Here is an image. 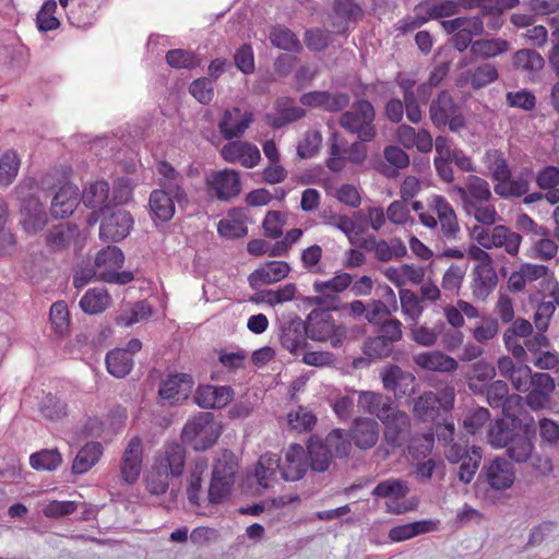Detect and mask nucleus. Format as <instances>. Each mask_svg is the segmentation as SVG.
Instances as JSON below:
<instances>
[{
  "mask_svg": "<svg viewBox=\"0 0 559 559\" xmlns=\"http://www.w3.org/2000/svg\"><path fill=\"white\" fill-rule=\"evenodd\" d=\"M33 183L23 181L15 188L20 201V225L27 235L44 230L49 222L48 213L38 197L31 193Z\"/></svg>",
  "mask_w": 559,
  "mask_h": 559,
  "instance_id": "1",
  "label": "nucleus"
},
{
  "mask_svg": "<svg viewBox=\"0 0 559 559\" xmlns=\"http://www.w3.org/2000/svg\"><path fill=\"white\" fill-rule=\"evenodd\" d=\"M222 426L212 413H199L187 421L181 431V441L194 450H206L217 442Z\"/></svg>",
  "mask_w": 559,
  "mask_h": 559,
  "instance_id": "2",
  "label": "nucleus"
},
{
  "mask_svg": "<svg viewBox=\"0 0 559 559\" xmlns=\"http://www.w3.org/2000/svg\"><path fill=\"white\" fill-rule=\"evenodd\" d=\"M331 311L328 307L314 308L307 319V331L310 338L337 347L345 341L347 328L336 323Z\"/></svg>",
  "mask_w": 559,
  "mask_h": 559,
  "instance_id": "3",
  "label": "nucleus"
},
{
  "mask_svg": "<svg viewBox=\"0 0 559 559\" xmlns=\"http://www.w3.org/2000/svg\"><path fill=\"white\" fill-rule=\"evenodd\" d=\"M522 381L523 384L518 392L526 394L524 402L527 407L533 411L549 408L556 389L555 378L549 376L548 372H534L526 365V376L523 377Z\"/></svg>",
  "mask_w": 559,
  "mask_h": 559,
  "instance_id": "4",
  "label": "nucleus"
},
{
  "mask_svg": "<svg viewBox=\"0 0 559 559\" xmlns=\"http://www.w3.org/2000/svg\"><path fill=\"white\" fill-rule=\"evenodd\" d=\"M376 111L367 99L356 100L350 110L343 112L338 124L347 132L357 134L361 141H371L377 134L373 120Z\"/></svg>",
  "mask_w": 559,
  "mask_h": 559,
  "instance_id": "5",
  "label": "nucleus"
},
{
  "mask_svg": "<svg viewBox=\"0 0 559 559\" xmlns=\"http://www.w3.org/2000/svg\"><path fill=\"white\" fill-rule=\"evenodd\" d=\"M429 114L430 120L438 128L448 126L451 131L457 132L465 126L460 106L447 91L439 93L430 102Z\"/></svg>",
  "mask_w": 559,
  "mask_h": 559,
  "instance_id": "6",
  "label": "nucleus"
},
{
  "mask_svg": "<svg viewBox=\"0 0 559 559\" xmlns=\"http://www.w3.org/2000/svg\"><path fill=\"white\" fill-rule=\"evenodd\" d=\"M430 213L436 216V229L444 240H457L461 227L457 214L449 199L443 195H431L428 201Z\"/></svg>",
  "mask_w": 559,
  "mask_h": 559,
  "instance_id": "7",
  "label": "nucleus"
},
{
  "mask_svg": "<svg viewBox=\"0 0 559 559\" xmlns=\"http://www.w3.org/2000/svg\"><path fill=\"white\" fill-rule=\"evenodd\" d=\"M430 213L436 216V229L444 240H457L461 227L457 214L449 199L443 195H431L428 201Z\"/></svg>",
  "mask_w": 559,
  "mask_h": 559,
  "instance_id": "8",
  "label": "nucleus"
},
{
  "mask_svg": "<svg viewBox=\"0 0 559 559\" xmlns=\"http://www.w3.org/2000/svg\"><path fill=\"white\" fill-rule=\"evenodd\" d=\"M352 281L349 273H340L328 281L313 282V292L318 294L312 298L313 305L337 311L341 308L338 294L345 292Z\"/></svg>",
  "mask_w": 559,
  "mask_h": 559,
  "instance_id": "9",
  "label": "nucleus"
},
{
  "mask_svg": "<svg viewBox=\"0 0 559 559\" xmlns=\"http://www.w3.org/2000/svg\"><path fill=\"white\" fill-rule=\"evenodd\" d=\"M205 185L209 194L222 202H230V200L239 197L242 189L239 171L233 169L213 171L205 179Z\"/></svg>",
  "mask_w": 559,
  "mask_h": 559,
  "instance_id": "10",
  "label": "nucleus"
},
{
  "mask_svg": "<svg viewBox=\"0 0 559 559\" xmlns=\"http://www.w3.org/2000/svg\"><path fill=\"white\" fill-rule=\"evenodd\" d=\"M409 492L407 483L402 479H385L372 489V495L377 497H386V510L393 514H401L409 511L412 507L407 504L405 498Z\"/></svg>",
  "mask_w": 559,
  "mask_h": 559,
  "instance_id": "11",
  "label": "nucleus"
},
{
  "mask_svg": "<svg viewBox=\"0 0 559 559\" xmlns=\"http://www.w3.org/2000/svg\"><path fill=\"white\" fill-rule=\"evenodd\" d=\"M175 441L167 442L164 453L156 459L155 472L147 477L148 490L154 495L165 493L169 477L175 476Z\"/></svg>",
  "mask_w": 559,
  "mask_h": 559,
  "instance_id": "12",
  "label": "nucleus"
},
{
  "mask_svg": "<svg viewBox=\"0 0 559 559\" xmlns=\"http://www.w3.org/2000/svg\"><path fill=\"white\" fill-rule=\"evenodd\" d=\"M102 215L99 236L104 241L118 242L130 234L133 218L128 211L118 209Z\"/></svg>",
  "mask_w": 559,
  "mask_h": 559,
  "instance_id": "13",
  "label": "nucleus"
},
{
  "mask_svg": "<svg viewBox=\"0 0 559 559\" xmlns=\"http://www.w3.org/2000/svg\"><path fill=\"white\" fill-rule=\"evenodd\" d=\"M384 431V441L393 448L400 447L404 440L405 433L409 430V416L405 411L394 406L393 401L389 403L388 412L381 420Z\"/></svg>",
  "mask_w": 559,
  "mask_h": 559,
  "instance_id": "14",
  "label": "nucleus"
},
{
  "mask_svg": "<svg viewBox=\"0 0 559 559\" xmlns=\"http://www.w3.org/2000/svg\"><path fill=\"white\" fill-rule=\"evenodd\" d=\"M380 376L383 389L392 391L396 397L412 395L415 392L416 377L399 365L385 366Z\"/></svg>",
  "mask_w": 559,
  "mask_h": 559,
  "instance_id": "15",
  "label": "nucleus"
},
{
  "mask_svg": "<svg viewBox=\"0 0 559 559\" xmlns=\"http://www.w3.org/2000/svg\"><path fill=\"white\" fill-rule=\"evenodd\" d=\"M221 156L229 164H240L248 169L258 165L261 155L257 145L231 140L221 148Z\"/></svg>",
  "mask_w": 559,
  "mask_h": 559,
  "instance_id": "16",
  "label": "nucleus"
},
{
  "mask_svg": "<svg viewBox=\"0 0 559 559\" xmlns=\"http://www.w3.org/2000/svg\"><path fill=\"white\" fill-rule=\"evenodd\" d=\"M481 475H485L488 486L495 489L510 488L515 480V469L507 459L489 461L481 469Z\"/></svg>",
  "mask_w": 559,
  "mask_h": 559,
  "instance_id": "17",
  "label": "nucleus"
},
{
  "mask_svg": "<svg viewBox=\"0 0 559 559\" xmlns=\"http://www.w3.org/2000/svg\"><path fill=\"white\" fill-rule=\"evenodd\" d=\"M309 467L306 450L299 443H290L286 450L285 461L281 464L282 478L288 481L302 479Z\"/></svg>",
  "mask_w": 559,
  "mask_h": 559,
  "instance_id": "18",
  "label": "nucleus"
},
{
  "mask_svg": "<svg viewBox=\"0 0 559 559\" xmlns=\"http://www.w3.org/2000/svg\"><path fill=\"white\" fill-rule=\"evenodd\" d=\"M379 433V424L377 420L371 419V417H356L349 428L350 441H353L356 448L361 450L376 447Z\"/></svg>",
  "mask_w": 559,
  "mask_h": 559,
  "instance_id": "19",
  "label": "nucleus"
},
{
  "mask_svg": "<svg viewBox=\"0 0 559 559\" xmlns=\"http://www.w3.org/2000/svg\"><path fill=\"white\" fill-rule=\"evenodd\" d=\"M234 391L230 385H199L194 392V403L201 408H223L230 403Z\"/></svg>",
  "mask_w": 559,
  "mask_h": 559,
  "instance_id": "20",
  "label": "nucleus"
},
{
  "mask_svg": "<svg viewBox=\"0 0 559 559\" xmlns=\"http://www.w3.org/2000/svg\"><path fill=\"white\" fill-rule=\"evenodd\" d=\"M148 206L154 224L164 225L175 215V194L165 188L155 189L150 194Z\"/></svg>",
  "mask_w": 559,
  "mask_h": 559,
  "instance_id": "21",
  "label": "nucleus"
},
{
  "mask_svg": "<svg viewBox=\"0 0 559 559\" xmlns=\"http://www.w3.org/2000/svg\"><path fill=\"white\" fill-rule=\"evenodd\" d=\"M275 111L265 115L266 123L275 128H282L302 119L306 110L295 105V100L290 97H280L275 102Z\"/></svg>",
  "mask_w": 559,
  "mask_h": 559,
  "instance_id": "22",
  "label": "nucleus"
},
{
  "mask_svg": "<svg viewBox=\"0 0 559 559\" xmlns=\"http://www.w3.org/2000/svg\"><path fill=\"white\" fill-rule=\"evenodd\" d=\"M142 440L140 437H133L122 455L121 461V476L127 484H134L141 474L142 469Z\"/></svg>",
  "mask_w": 559,
  "mask_h": 559,
  "instance_id": "23",
  "label": "nucleus"
},
{
  "mask_svg": "<svg viewBox=\"0 0 559 559\" xmlns=\"http://www.w3.org/2000/svg\"><path fill=\"white\" fill-rule=\"evenodd\" d=\"M79 236L80 229L76 224L59 223L45 234V246L50 252H61L68 249Z\"/></svg>",
  "mask_w": 559,
  "mask_h": 559,
  "instance_id": "24",
  "label": "nucleus"
},
{
  "mask_svg": "<svg viewBox=\"0 0 559 559\" xmlns=\"http://www.w3.org/2000/svg\"><path fill=\"white\" fill-rule=\"evenodd\" d=\"M253 121L251 112L242 115L240 108L234 107L230 110H225L218 123V130L224 139L231 141L239 139Z\"/></svg>",
  "mask_w": 559,
  "mask_h": 559,
  "instance_id": "25",
  "label": "nucleus"
},
{
  "mask_svg": "<svg viewBox=\"0 0 559 559\" xmlns=\"http://www.w3.org/2000/svg\"><path fill=\"white\" fill-rule=\"evenodd\" d=\"M290 266L286 261H270L249 274V286L253 289L263 285H273L289 274Z\"/></svg>",
  "mask_w": 559,
  "mask_h": 559,
  "instance_id": "26",
  "label": "nucleus"
},
{
  "mask_svg": "<svg viewBox=\"0 0 559 559\" xmlns=\"http://www.w3.org/2000/svg\"><path fill=\"white\" fill-rule=\"evenodd\" d=\"M498 275L493 269V260L485 265H476L474 267V280L472 282V292L476 299L486 300L490 293L498 285Z\"/></svg>",
  "mask_w": 559,
  "mask_h": 559,
  "instance_id": "27",
  "label": "nucleus"
},
{
  "mask_svg": "<svg viewBox=\"0 0 559 559\" xmlns=\"http://www.w3.org/2000/svg\"><path fill=\"white\" fill-rule=\"evenodd\" d=\"M79 202V189L72 185H64L55 194L50 213L55 218L68 217L73 214Z\"/></svg>",
  "mask_w": 559,
  "mask_h": 559,
  "instance_id": "28",
  "label": "nucleus"
},
{
  "mask_svg": "<svg viewBox=\"0 0 559 559\" xmlns=\"http://www.w3.org/2000/svg\"><path fill=\"white\" fill-rule=\"evenodd\" d=\"M451 193H455L462 202L466 200H490L492 198L490 183L479 176H467L465 186H452Z\"/></svg>",
  "mask_w": 559,
  "mask_h": 559,
  "instance_id": "29",
  "label": "nucleus"
},
{
  "mask_svg": "<svg viewBox=\"0 0 559 559\" xmlns=\"http://www.w3.org/2000/svg\"><path fill=\"white\" fill-rule=\"evenodd\" d=\"M414 364L420 369L440 372L457 370V361L441 350L418 353L414 357Z\"/></svg>",
  "mask_w": 559,
  "mask_h": 559,
  "instance_id": "30",
  "label": "nucleus"
},
{
  "mask_svg": "<svg viewBox=\"0 0 559 559\" xmlns=\"http://www.w3.org/2000/svg\"><path fill=\"white\" fill-rule=\"evenodd\" d=\"M109 183L105 180H97L83 189L81 200L87 209L98 210L100 214H105L109 211Z\"/></svg>",
  "mask_w": 559,
  "mask_h": 559,
  "instance_id": "31",
  "label": "nucleus"
},
{
  "mask_svg": "<svg viewBox=\"0 0 559 559\" xmlns=\"http://www.w3.org/2000/svg\"><path fill=\"white\" fill-rule=\"evenodd\" d=\"M217 233L226 238H240L248 235L247 215L242 209L234 207L217 224Z\"/></svg>",
  "mask_w": 559,
  "mask_h": 559,
  "instance_id": "32",
  "label": "nucleus"
},
{
  "mask_svg": "<svg viewBox=\"0 0 559 559\" xmlns=\"http://www.w3.org/2000/svg\"><path fill=\"white\" fill-rule=\"evenodd\" d=\"M357 407L362 414L376 416L380 421L383 415L389 411L390 396L377 391H358Z\"/></svg>",
  "mask_w": 559,
  "mask_h": 559,
  "instance_id": "33",
  "label": "nucleus"
},
{
  "mask_svg": "<svg viewBox=\"0 0 559 559\" xmlns=\"http://www.w3.org/2000/svg\"><path fill=\"white\" fill-rule=\"evenodd\" d=\"M523 236L504 224H497L491 229L492 248H501L506 253L516 257L519 254Z\"/></svg>",
  "mask_w": 559,
  "mask_h": 559,
  "instance_id": "34",
  "label": "nucleus"
},
{
  "mask_svg": "<svg viewBox=\"0 0 559 559\" xmlns=\"http://www.w3.org/2000/svg\"><path fill=\"white\" fill-rule=\"evenodd\" d=\"M532 170L523 169L520 175L513 177L512 170L503 185H495V192L501 198H521L526 195L530 190V177Z\"/></svg>",
  "mask_w": 559,
  "mask_h": 559,
  "instance_id": "35",
  "label": "nucleus"
},
{
  "mask_svg": "<svg viewBox=\"0 0 559 559\" xmlns=\"http://www.w3.org/2000/svg\"><path fill=\"white\" fill-rule=\"evenodd\" d=\"M309 333L307 323L290 324L283 329L280 335V343L286 350L293 354H302L308 345Z\"/></svg>",
  "mask_w": 559,
  "mask_h": 559,
  "instance_id": "36",
  "label": "nucleus"
},
{
  "mask_svg": "<svg viewBox=\"0 0 559 559\" xmlns=\"http://www.w3.org/2000/svg\"><path fill=\"white\" fill-rule=\"evenodd\" d=\"M281 473V459L280 455L274 453H264L259 456L254 475L259 485L267 488L277 479V473Z\"/></svg>",
  "mask_w": 559,
  "mask_h": 559,
  "instance_id": "37",
  "label": "nucleus"
},
{
  "mask_svg": "<svg viewBox=\"0 0 559 559\" xmlns=\"http://www.w3.org/2000/svg\"><path fill=\"white\" fill-rule=\"evenodd\" d=\"M371 250H373L376 259L381 262L404 259L407 254V248L399 237H393L390 240H377L373 236Z\"/></svg>",
  "mask_w": 559,
  "mask_h": 559,
  "instance_id": "38",
  "label": "nucleus"
},
{
  "mask_svg": "<svg viewBox=\"0 0 559 559\" xmlns=\"http://www.w3.org/2000/svg\"><path fill=\"white\" fill-rule=\"evenodd\" d=\"M107 371L117 379L126 378L132 370L134 361L130 357L128 350L122 348H115L107 353L106 358Z\"/></svg>",
  "mask_w": 559,
  "mask_h": 559,
  "instance_id": "39",
  "label": "nucleus"
},
{
  "mask_svg": "<svg viewBox=\"0 0 559 559\" xmlns=\"http://www.w3.org/2000/svg\"><path fill=\"white\" fill-rule=\"evenodd\" d=\"M103 445L99 442H87L76 454L72 463V473L82 475L90 471L100 459Z\"/></svg>",
  "mask_w": 559,
  "mask_h": 559,
  "instance_id": "40",
  "label": "nucleus"
},
{
  "mask_svg": "<svg viewBox=\"0 0 559 559\" xmlns=\"http://www.w3.org/2000/svg\"><path fill=\"white\" fill-rule=\"evenodd\" d=\"M558 253L557 242L550 236V230L547 227H544V234L538 235L535 240H533L531 248L526 252V255L530 259L540 260V261H550L555 259Z\"/></svg>",
  "mask_w": 559,
  "mask_h": 559,
  "instance_id": "41",
  "label": "nucleus"
},
{
  "mask_svg": "<svg viewBox=\"0 0 559 559\" xmlns=\"http://www.w3.org/2000/svg\"><path fill=\"white\" fill-rule=\"evenodd\" d=\"M484 162L495 185H503L511 171V166L506 158L504 152L500 150L486 151Z\"/></svg>",
  "mask_w": 559,
  "mask_h": 559,
  "instance_id": "42",
  "label": "nucleus"
},
{
  "mask_svg": "<svg viewBox=\"0 0 559 559\" xmlns=\"http://www.w3.org/2000/svg\"><path fill=\"white\" fill-rule=\"evenodd\" d=\"M509 392L510 390L504 381L490 383L487 389V401L490 407L502 409V405H506V408L509 409L510 403L520 404L523 401V396L516 394L510 395Z\"/></svg>",
  "mask_w": 559,
  "mask_h": 559,
  "instance_id": "43",
  "label": "nucleus"
},
{
  "mask_svg": "<svg viewBox=\"0 0 559 559\" xmlns=\"http://www.w3.org/2000/svg\"><path fill=\"white\" fill-rule=\"evenodd\" d=\"M463 211L467 216H473L478 223L493 225L498 218L496 205L490 201H466L462 202Z\"/></svg>",
  "mask_w": 559,
  "mask_h": 559,
  "instance_id": "44",
  "label": "nucleus"
},
{
  "mask_svg": "<svg viewBox=\"0 0 559 559\" xmlns=\"http://www.w3.org/2000/svg\"><path fill=\"white\" fill-rule=\"evenodd\" d=\"M463 211L467 216H473L478 223L493 225L498 218L496 205L490 201H466L462 202Z\"/></svg>",
  "mask_w": 559,
  "mask_h": 559,
  "instance_id": "45",
  "label": "nucleus"
},
{
  "mask_svg": "<svg viewBox=\"0 0 559 559\" xmlns=\"http://www.w3.org/2000/svg\"><path fill=\"white\" fill-rule=\"evenodd\" d=\"M515 428L513 423L507 419H497L490 424L487 439L490 447L495 449L509 448Z\"/></svg>",
  "mask_w": 559,
  "mask_h": 559,
  "instance_id": "46",
  "label": "nucleus"
},
{
  "mask_svg": "<svg viewBox=\"0 0 559 559\" xmlns=\"http://www.w3.org/2000/svg\"><path fill=\"white\" fill-rule=\"evenodd\" d=\"M110 302V296L105 288H90L80 300V308L88 314L103 312Z\"/></svg>",
  "mask_w": 559,
  "mask_h": 559,
  "instance_id": "47",
  "label": "nucleus"
},
{
  "mask_svg": "<svg viewBox=\"0 0 559 559\" xmlns=\"http://www.w3.org/2000/svg\"><path fill=\"white\" fill-rule=\"evenodd\" d=\"M534 451V443L526 433H521L520 429L514 430L511 438L508 455L515 462H527Z\"/></svg>",
  "mask_w": 559,
  "mask_h": 559,
  "instance_id": "48",
  "label": "nucleus"
},
{
  "mask_svg": "<svg viewBox=\"0 0 559 559\" xmlns=\"http://www.w3.org/2000/svg\"><path fill=\"white\" fill-rule=\"evenodd\" d=\"M238 469V462L230 450H225L216 460L212 475L216 476L221 481L226 483L233 488L235 475Z\"/></svg>",
  "mask_w": 559,
  "mask_h": 559,
  "instance_id": "49",
  "label": "nucleus"
},
{
  "mask_svg": "<svg viewBox=\"0 0 559 559\" xmlns=\"http://www.w3.org/2000/svg\"><path fill=\"white\" fill-rule=\"evenodd\" d=\"M309 466L318 473H324L330 468L332 455L328 447L326 439L324 441L311 440L308 444Z\"/></svg>",
  "mask_w": 559,
  "mask_h": 559,
  "instance_id": "50",
  "label": "nucleus"
},
{
  "mask_svg": "<svg viewBox=\"0 0 559 559\" xmlns=\"http://www.w3.org/2000/svg\"><path fill=\"white\" fill-rule=\"evenodd\" d=\"M418 10H425L427 22L431 19L448 17L457 14L460 4L453 0H428L418 4Z\"/></svg>",
  "mask_w": 559,
  "mask_h": 559,
  "instance_id": "51",
  "label": "nucleus"
},
{
  "mask_svg": "<svg viewBox=\"0 0 559 559\" xmlns=\"http://www.w3.org/2000/svg\"><path fill=\"white\" fill-rule=\"evenodd\" d=\"M510 49V43L501 37L496 39H478L472 44L471 51L474 56L491 58L506 53Z\"/></svg>",
  "mask_w": 559,
  "mask_h": 559,
  "instance_id": "52",
  "label": "nucleus"
},
{
  "mask_svg": "<svg viewBox=\"0 0 559 559\" xmlns=\"http://www.w3.org/2000/svg\"><path fill=\"white\" fill-rule=\"evenodd\" d=\"M500 376L509 379L512 389L519 391L523 384V377L526 376L527 365H516L511 357L504 356L498 359Z\"/></svg>",
  "mask_w": 559,
  "mask_h": 559,
  "instance_id": "53",
  "label": "nucleus"
},
{
  "mask_svg": "<svg viewBox=\"0 0 559 559\" xmlns=\"http://www.w3.org/2000/svg\"><path fill=\"white\" fill-rule=\"evenodd\" d=\"M270 41L280 49L300 51L301 43L294 32L285 26H275L270 31Z\"/></svg>",
  "mask_w": 559,
  "mask_h": 559,
  "instance_id": "54",
  "label": "nucleus"
},
{
  "mask_svg": "<svg viewBox=\"0 0 559 559\" xmlns=\"http://www.w3.org/2000/svg\"><path fill=\"white\" fill-rule=\"evenodd\" d=\"M483 457V452L479 447H472L467 449V453L460 462L459 467V479L463 483L468 484L475 477L477 469L479 468V463Z\"/></svg>",
  "mask_w": 559,
  "mask_h": 559,
  "instance_id": "55",
  "label": "nucleus"
},
{
  "mask_svg": "<svg viewBox=\"0 0 559 559\" xmlns=\"http://www.w3.org/2000/svg\"><path fill=\"white\" fill-rule=\"evenodd\" d=\"M399 298L403 314L412 321V324H416L424 311L420 298L416 293L408 290V288H401Z\"/></svg>",
  "mask_w": 559,
  "mask_h": 559,
  "instance_id": "56",
  "label": "nucleus"
},
{
  "mask_svg": "<svg viewBox=\"0 0 559 559\" xmlns=\"http://www.w3.org/2000/svg\"><path fill=\"white\" fill-rule=\"evenodd\" d=\"M468 270V262L452 264L442 275L441 287L444 292L457 294Z\"/></svg>",
  "mask_w": 559,
  "mask_h": 559,
  "instance_id": "57",
  "label": "nucleus"
},
{
  "mask_svg": "<svg viewBox=\"0 0 559 559\" xmlns=\"http://www.w3.org/2000/svg\"><path fill=\"white\" fill-rule=\"evenodd\" d=\"M39 413L48 420H59L68 416V405L58 396L49 393L39 402Z\"/></svg>",
  "mask_w": 559,
  "mask_h": 559,
  "instance_id": "58",
  "label": "nucleus"
},
{
  "mask_svg": "<svg viewBox=\"0 0 559 559\" xmlns=\"http://www.w3.org/2000/svg\"><path fill=\"white\" fill-rule=\"evenodd\" d=\"M62 463V456L57 449H44L29 456V464L37 471H55Z\"/></svg>",
  "mask_w": 559,
  "mask_h": 559,
  "instance_id": "59",
  "label": "nucleus"
},
{
  "mask_svg": "<svg viewBox=\"0 0 559 559\" xmlns=\"http://www.w3.org/2000/svg\"><path fill=\"white\" fill-rule=\"evenodd\" d=\"M545 59L535 49H520L513 55V66L515 69L524 71H536L543 68Z\"/></svg>",
  "mask_w": 559,
  "mask_h": 559,
  "instance_id": "60",
  "label": "nucleus"
},
{
  "mask_svg": "<svg viewBox=\"0 0 559 559\" xmlns=\"http://www.w3.org/2000/svg\"><path fill=\"white\" fill-rule=\"evenodd\" d=\"M383 157L389 165L393 166L383 170L386 177H395L397 169H405V167L409 166L408 155L397 145L386 146L383 151Z\"/></svg>",
  "mask_w": 559,
  "mask_h": 559,
  "instance_id": "61",
  "label": "nucleus"
},
{
  "mask_svg": "<svg viewBox=\"0 0 559 559\" xmlns=\"http://www.w3.org/2000/svg\"><path fill=\"white\" fill-rule=\"evenodd\" d=\"M50 322L55 333L62 337L69 331L70 316L64 301H56L50 307Z\"/></svg>",
  "mask_w": 559,
  "mask_h": 559,
  "instance_id": "62",
  "label": "nucleus"
},
{
  "mask_svg": "<svg viewBox=\"0 0 559 559\" xmlns=\"http://www.w3.org/2000/svg\"><path fill=\"white\" fill-rule=\"evenodd\" d=\"M441 401L435 392H424L415 403V412L421 420L433 418L439 411Z\"/></svg>",
  "mask_w": 559,
  "mask_h": 559,
  "instance_id": "63",
  "label": "nucleus"
},
{
  "mask_svg": "<svg viewBox=\"0 0 559 559\" xmlns=\"http://www.w3.org/2000/svg\"><path fill=\"white\" fill-rule=\"evenodd\" d=\"M325 439L332 457H343L350 454L352 443L350 440L347 439L345 430L340 428L333 429Z\"/></svg>",
  "mask_w": 559,
  "mask_h": 559,
  "instance_id": "64",
  "label": "nucleus"
}]
</instances>
